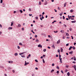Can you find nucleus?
<instances>
[{"mask_svg":"<svg viewBox=\"0 0 76 76\" xmlns=\"http://www.w3.org/2000/svg\"><path fill=\"white\" fill-rule=\"evenodd\" d=\"M19 44V45H23L22 44V43H20Z\"/></svg>","mask_w":76,"mask_h":76,"instance_id":"5701e85b","label":"nucleus"},{"mask_svg":"<svg viewBox=\"0 0 76 76\" xmlns=\"http://www.w3.org/2000/svg\"><path fill=\"white\" fill-rule=\"evenodd\" d=\"M15 56H18V53H15Z\"/></svg>","mask_w":76,"mask_h":76,"instance_id":"cd10ccee","label":"nucleus"},{"mask_svg":"<svg viewBox=\"0 0 76 76\" xmlns=\"http://www.w3.org/2000/svg\"><path fill=\"white\" fill-rule=\"evenodd\" d=\"M38 47H40V48H42V45H41V44H39V45H38Z\"/></svg>","mask_w":76,"mask_h":76,"instance_id":"f257e3e1","label":"nucleus"},{"mask_svg":"<svg viewBox=\"0 0 76 76\" xmlns=\"http://www.w3.org/2000/svg\"><path fill=\"white\" fill-rule=\"evenodd\" d=\"M53 48H54V49H55V46H54V45L53 44L52 46Z\"/></svg>","mask_w":76,"mask_h":76,"instance_id":"9b49d317","label":"nucleus"},{"mask_svg":"<svg viewBox=\"0 0 76 76\" xmlns=\"http://www.w3.org/2000/svg\"><path fill=\"white\" fill-rule=\"evenodd\" d=\"M48 48H49V49H50V48H51L49 46L48 47Z\"/></svg>","mask_w":76,"mask_h":76,"instance_id":"8fccbe9b","label":"nucleus"},{"mask_svg":"<svg viewBox=\"0 0 76 76\" xmlns=\"http://www.w3.org/2000/svg\"><path fill=\"white\" fill-rule=\"evenodd\" d=\"M58 53H59V54H60V49L58 50Z\"/></svg>","mask_w":76,"mask_h":76,"instance_id":"ddd939ff","label":"nucleus"},{"mask_svg":"<svg viewBox=\"0 0 76 76\" xmlns=\"http://www.w3.org/2000/svg\"><path fill=\"white\" fill-rule=\"evenodd\" d=\"M56 68H57V69H60L59 66H57Z\"/></svg>","mask_w":76,"mask_h":76,"instance_id":"393cba45","label":"nucleus"},{"mask_svg":"<svg viewBox=\"0 0 76 76\" xmlns=\"http://www.w3.org/2000/svg\"><path fill=\"white\" fill-rule=\"evenodd\" d=\"M3 3V0H1L0 3Z\"/></svg>","mask_w":76,"mask_h":76,"instance_id":"f704fd0d","label":"nucleus"},{"mask_svg":"<svg viewBox=\"0 0 76 76\" xmlns=\"http://www.w3.org/2000/svg\"><path fill=\"white\" fill-rule=\"evenodd\" d=\"M54 32H55V33H57L58 32V31H54Z\"/></svg>","mask_w":76,"mask_h":76,"instance_id":"7c9ffc66","label":"nucleus"},{"mask_svg":"<svg viewBox=\"0 0 76 76\" xmlns=\"http://www.w3.org/2000/svg\"><path fill=\"white\" fill-rule=\"evenodd\" d=\"M28 57H31V54H29V55H28Z\"/></svg>","mask_w":76,"mask_h":76,"instance_id":"338daca9","label":"nucleus"},{"mask_svg":"<svg viewBox=\"0 0 76 76\" xmlns=\"http://www.w3.org/2000/svg\"><path fill=\"white\" fill-rule=\"evenodd\" d=\"M42 61L43 63H45V61H44V59H42Z\"/></svg>","mask_w":76,"mask_h":76,"instance_id":"473e14b6","label":"nucleus"},{"mask_svg":"<svg viewBox=\"0 0 76 76\" xmlns=\"http://www.w3.org/2000/svg\"><path fill=\"white\" fill-rule=\"evenodd\" d=\"M66 36H67V37H68V36H69V34H68V33H66Z\"/></svg>","mask_w":76,"mask_h":76,"instance_id":"aec40b11","label":"nucleus"},{"mask_svg":"<svg viewBox=\"0 0 76 76\" xmlns=\"http://www.w3.org/2000/svg\"><path fill=\"white\" fill-rule=\"evenodd\" d=\"M58 10H60V7H58Z\"/></svg>","mask_w":76,"mask_h":76,"instance_id":"09e8293b","label":"nucleus"},{"mask_svg":"<svg viewBox=\"0 0 76 76\" xmlns=\"http://www.w3.org/2000/svg\"><path fill=\"white\" fill-rule=\"evenodd\" d=\"M46 2L45 3L44 5H47V2L46 1H45Z\"/></svg>","mask_w":76,"mask_h":76,"instance_id":"dca6fc26","label":"nucleus"},{"mask_svg":"<svg viewBox=\"0 0 76 76\" xmlns=\"http://www.w3.org/2000/svg\"><path fill=\"white\" fill-rule=\"evenodd\" d=\"M68 45H69V44H66V47H67V46H68Z\"/></svg>","mask_w":76,"mask_h":76,"instance_id":"37998d69","label":"nucleus"},{"mask_svg":"<svg viewBox=\"0 0 76 76\" xmlns=\"http://www.w3.org/2000/svg\"><path fill=\"white\" fill-rule=\"evenodd\" d=\"M75 44L76 45V43L74 42V45H75Z\"/></svg>","mask_w":76,"mask_h":76,"instance_id":"774afa93","label":"nucleus"},{"mask_svg":"<svg viewBox=\"0 0 76 76\" xmlns=\"http://www.w3.org/2000/svg\"><path fill=\"white\" fill-rule=\"evenodd\" d=\"M20 12H21V13H22L23 12V11H22V10H20Z\"/></svg>","mask_w":76,"mask_h":76,"instance_id":"c85d7f7f","label":"nucleus"},{"mask_svg":"<svg viewBox=\"0 0 76 76\" xmlns=\"http://www.w3.org/2000/svg\"><path fill=\"white\" fill-rule=\"evenodd\" d=\"M70 18H71V20H75V18H72V16H70Z\"/></svg>","mask_w":76,"mask_h":76,"instance_id":"0eeeda50","label":"nucleus"},{"mask_svg":"<svg viewBox=\"0 0 76 76\" xmlns=\"http://www.w3.org/2000/svg\"><path fill=\"white\" fill-rule=\"evenodd\" d=\"M50 28L51 29H52V28H53V26H50Z\"/></svg>","mask_w":76,"mask_h":76,"instance_id":"5fc2aeb1","label":"nucleus"},{"mask_svg":"<svg viewBox=\"0 0 76 76\" xmlns=\"http://www.w3.org/2000/svg\"><path fill=\"white\" fill-rule=\"evenodd\" d=\"M66 20H69V18H66Z\"/></svg>","mask_w":76,"mask_h":76,"instance_id":"bf43d9fd","label":"nucleus"},{"mask_svg":"<svg viewBox=\"0 0 76 76\" xmlns=\"http://www.w3.org/2000/svg\"><path fill=\"white\" fill-rule=\"evenodd\" d=\"M9 63H13V61H10L8 62Z\"/></svg>","mask_w":76,"mask_h":76,"instance_id":"6e6552de","label":"nucleus"},{"mask_svg":"<svg viewBox=\"0 0 76 76\" xmlns=\"http://www.w3.org/2000/svg\"><path fill=\"white\" fill-rule=\"evenodd\" d=\"M63 19H65V17H64V16H63Z\"/></svg>","mask_w":76,"mask_h":76,"instance_id":"79ce46f5","label":"nucleus"},{"mask_svg":"<svg viewBox=\"0 0 76 76\" xmlns=\"http://www.w3.org/2000/svg\"><path fill=\"white\" fill-rule=\"evenodd\" d=\"M74 11L73 10H70V12H71V13H72V12H73Z\"/></svg>","mask_w":76,"mask_h":76,"instance_id":"6ab92c4d","label":"nucleus"},{"mask_svg":"<svg viewBox=\"0 0 76 76\" xmlns=\"http://www.w3.org/2000/svg\"><path fill=\"white\" fill-rule=\"evenodd\" d=\"M63 49L62 48H61V52L63 53Z\"/></svg>","mask_w":76,"mask_h":76,"instance_id":"20e7f679","label":"nucleus"},{"mask_svg":"<svg viewBox=\"0 0 76 76\" xmlns=\"http://www.w3.org/2000/svg\"><path fill=\"white\" fill-rule=\"evenodd\" d=\"M38 68H37V67H36V68H35V69L36 70H38Z\"/></svg>","mask_w":76,"mask_h":76,"instance_id":"052dcab7","label":"nucleus"},{"mask_svg":"<svg viewBox=\"0 0 76 76\" xmlns=\"http://www.w3.org/2000/svg\"><path fill=\"white\" fill-rule=\"evenodd\" d=\"M35 19H38V17H36Z\"/></svg>","mask_w":76,"mask_h":76,"instance_id":"4c0bfd02","label":"nucleus"},{"mask_svg":"<svg viewBox=\"0 0 76 76\" xmlns=\"http://www.w3.org/2000/svg\"><path fill=\"white\" fill-rule=\"evenodd\" d=\"M18 49H20V47H19V46H18Z\"/></svg>","mask_w":76,"mask_h":76,"instance_id":"6e6d98bb","label":"nucleus"},{"mask_svg":"<svg viewBox=\"0 0 76 76\" xmlns=\"http://www.w3.org/2000/svg\"><path fill=\"white\" fill-rule=\"evenodd\" d=\"M8 29H9V30H10V29H12V27H10L8 28Z\"/></svg>","mask_w":76,"mask_h":76,"instance_id":"423d86ee","label":"nucleus"},{"mask_svg":"<svg viewBox=\"0 0 76 76\" xmlns=\"http://www.w3.org/2000/svg\"><path fill=\"white\" fill-rule=\"evenodd\" d=\"M74 69H75V68H76V65H74Z\"/></svg>","mask_w":76,"mask_h":76,"instance_id":"603ef678","label":"nucleus"},{"mask_svg":"<svg viewBox=\"0 0 76 76\" xmlns=\"http://www.w3.org/2000/svg\"><path fill=\"white\" fill-rule=\"evenodd\" d=\"M29 11H31V8L29 9Z\"/></svg>","mask_w":76,"mask_h":76,"instance_id":"69168bd1","label":"nucleus"},{"mask_svg":"<svg viewBox=\"0 0 76 76\" xmlns=\"http://www.w3.org/2000/svg\"><path fill=\"white\" fill-rule=\"evenodd\" d=\"M72 48H73V50H75V47H73Z\"/></svg>","mask_w":76,"mask_h":76,"instance_id":"c9c22d12","label":"nucleus"},{"mask_svg":"<svg viewBox=\"0 0 76 76\" xmlns=\"http://www.w3.org/2000/svg\"><path fill=\"white\" fill-rule=\"evenodd\" d=\"M73 51H71L69 52V54H73Z\"/></svg>","mask_w":76,"mask_h":76,"instance_id":"f03ea898","label":"nucleus"},{"mask_svg":"<svg viewBox=\"0 0 76 76\" xmlns=\"http://www.w3.org/2000/svg\"><path fill=\"white\" fill-rule=\"evenodd\" d=\"M36 42H39V40L38 39H36Z\"/></svg>","mask_w":76,"mask_h":76,"instance_id":"f8f14e48","label":"nucleus"},{"mask_svg":"<svg viewBox=\"0 0 76 76\" xmlns=\"http://www.w3.org/2000/svg\"><path fill=\"white\" fill-rule=\"evenodd\" d=\"M74 60L75 61H76V57L75 56H74Z\"/></svg>","mask_w":76,"mask_h":76,"instance_id":"a211bd4d","label":"nucleus"},{"mask_svg":"<svg viewBox=\"0 0 76 76\" xmlns=\"http://www.w3.org/2000/svg\"><path fill=\"white\" fill-rule=\"evenodd\" d=\"M43 51H44V52H45V51H46V49H44L43 50Z\"/></svg>","mask_w":76,"mask_h":76,"instance_id":"72a5a7b5","label":"nucleus"},{"mask_svg":"<svg viewBox=\"0 0 76 76\" xmlns=\"http://www.w3.org/2000/svg\"><path fill=\"white\" fill-rule=\"evenodd\" d=\"M52 66H54V64H52Z\"/></svg>","mask_w":76,"mask_h":76,"instance_id":"58836bf2","label":"nucleus"},{"mask_svg":"<svg viewBox=\"0 0 76 76\" xmlns=\"http://www.w3.org/2000/svg\"><path fill=\"white\" fill-rule=\"evenodd\" d=\"M21 56L22 57H23V58H24V57H25V56H24L21 55Z\"/></svg>","mask_w":76,"mask_h":76,"instance_id":"e433bc0d","label":"nucleus"},{"mask_svg":"<svg viewBox=\"0 0 76 76\" xmlns=\"http://www.w3.org/2000/svg\"><path fill=\"white\" fill-rule=\"evenodd\" d=\"M73 48V47L72 46L70 47V48H69V50H70L72 48Z\"/></svg>","mask_w":76,"mask_h":76,"instance_id":"9d476101","label":"nucleus"},{"mask_svg":"<svg viewBox=\"0 0 76 76\" xmlns=\"http://www.w3.org/2000/svg\"><path fill=\"white\" fill-rule=\"evenodd\" d=\"M57 73H59V71H57L56 72Z\"/></svg>","mask_w":76,"mask_h":76,"instance_id":"49530a36","label":"nucleus"},{"mask_svg":"<svg viewBox=\"0 0 76 76\" xmlns=\"http://www.w3.org/2000/svg\"><path fill=\"white\" fill-rule=\"evenodd\" d=\"M13 22H12L11 23V26H13Z\"/></svg>","mask_w":76,"mask_h":76,"instance_id":"a878e982","label":"nucleus"},{"mask_svg":"<svg viewBox=\"0 0 76 76\" xmlns=\"http://www.w3.org/2000/svg\"><path fill=\"white\" fill-rule=\"evenodd\" d=\"M27 65V64H26V61H25V64H24L25 66H26Z\"/></svg>","mask_w":76,"mask_h":76,"instance_id":"412c9836","label":"nucleus"},{"mask_svg":"<svg viewBox=\"0 0 76 76\" xmlns=\"http://www.w3.org/2000/svg\"><path fill=\"white\" fill-rule=\"evenodd\" d=\"M18 27H20L21 26V25L20 24H18Z\"/></svg>","mask_w":76,"mask_h":76,"instance_id":"bb28decb","label":"nucleus"},{"mask_svg":"<svg viewBox=\"0 0 76 76\" xmlns=\"http://www.w3.org/2000/svg\"><path fill=\"white\" fill-rule=\"evenodd\" d=\"M24 54V52H23L20 53H19V55H22V54Z\"/></svg>","mask_w":76,"mask_h":76,"instance_id":"4468645a","label":"nucleus"},{"mask_svg":"<svg viewBox=\"0 0 76 76\" xmlns=\"http://www.w3.org/2000/svg\"><path fill=\"white\" fill-rule=\"evenodd\" d=\"M60 63H62V60H60Z\"/></svg>","mask_w":76,"mask_h":76,"instance_id":"a18cd8bd","label":"nucleus"},{"mask_svg":"<svg viewBox=\"0 0 76 76\" xmlns=\"http://www.w3.org/2000/svg\"><path fill=\"white\" fill-rule=\"evenodd\" d=\"M32 76H35V74H32Z\"/></svg>","mask_w":76,"mask_h":76,"instance_id":"e2e57ef3","label":"nucleus"},{"mask_svg":"<svg viewBox=\"0 0 76 76\" xmlns=\"http://www.w3.org/2000/svg\"><path fill=\"white\" fill-rule=\"evenodd\" d=\"M71 37H72V39H73L74 38H73V36H71Z\"/></svg>","mask_w":76,"mask_h":76,"instance_id":"de8ad7c7","label":"nucleus"},{"mask_svg":"<svg viewBox=\"0 0 76 76\" xmlns=\"http://www.w3.org/2000/svg\"><path fill=\"white\" fill-rule=\"evenodd\" d=\"M59 59L60 60H62V58H59Z\"/></svg>","mask_w":76,"mask_h":76,"instance_id":"c03bdc74","label":"nucleus"},{"mask_svg":"<svg viewBox=\"0 0 76 76\" xmlns=\"http://www.w3.org/2000/svg\"><path fill=\"white\" fill-rule=\"evenodd\" d=\"M60 42V40L59 39L57 42V44H59Z\"/></svg>","mask_w":76,"mask_h":76,"instance_id":"7ed1b4c3","label":"nucleus"},{"mask_svg":"<svg viewBox=\"0 0 76 76\" xmlns=\"http://www.w3.org/2000/svg\"><path fill=\"white\" fill-rule=\"evenodd\" d=\"M61 73H63V74L64 72H63V70H61Z\"/></svg>","mask_w":76,"mask_h":76,"instance_id":"13d9d810","label":"nucleus"},{"mask_svg":"<svg viewBox=\"0 0 76 76\" xmlns=\"http://www.w3.org/2000/svg\"><path fill=\"white\" fill-rule=\"evenodd\" d=\"M66 4H67V3L66 2L64 4V7H66Z\"/></svg>","mask_w":76,"mask_h":76,"instance_id":"1a4fd4ad","label":"nucleus"},{"mask_svg":"<svg viewBox=\"0 0 76 76\" xmlns=\"http://www.w3.org/2000/svg\"><path fill=\"white\" fill-rule=\"evenodd\" d=\"M68 17L69 18V19H70V16H69V15H68Z\"/></svg>","mask_w":76,"mask_h":76,"instance_id":"2f4dec72","label":"nucleus"},{"mask_svg":"<svg viewBox=\"0 0 76 76\" xmlns=\"http://www.w3.org/2000/svg\"><path fill=\"white\" fill-rule=\"evenodd\" d=\"M35 38H37V37H38V36H37V35H35Z\"/></svg>","mask_w":76,"mask_h":76,"instance_id":"ea45409f","label":"nucleus"},{"mask_svg":"<svg viewBox=\"0 0 76 76\" xmlns=\"http://www.w3.org/2000/svg\"><path fill=\"white\" fill-rule=\"evenodd\" d=\"M61 32V33H63V32H64V30H61L60 31Z\"/></svg>","mask_w":76,"mask_h":76,"instance_id":"2eb2a0df","label":"nucleus"},{"mask_svg":"<svg viewBox=\"0 0 76 76\" xmlns=\"http://www.w3.org/2000/svg\"><path fill=\"white\" fill-rule=\"evenodd\" d=\"M40 20H42V18H41V17H40Z\"/></svg>","mask_w":76,"mask_h":76,"instance_id":"864d4df0","label":"nucleus"},{"mask_svg":"<svg viewBox=\"0 0 76 76\" xmlns=\"http://www.w3.org/2000/svg\"><path fill=\"white\" fill-rule=\"evenodd\" d=\"M63 25L64 26H65V27H67V26H66V25L65 24H64Z\"/></svg>","mask_w":76,"mask_h":76,"instance_id":"3c124183","label":"nucleus"},{"mask_svg":"<svg viewBox=\"0 0 76 76\" xmlns=\"http://www.w3.org/2000/svg\"><path fill=\"white\" fill-rule=\"evenodd\" d=\"M35 61H36V62H38V60H37V59L35 60Z\"/></svg>","mask_w":76,"mask_h":76,"instance_id":"a19ab883","label":"nucleus"},{"mask_svg":"<svg viewBox=\"0 0 76 76\" xmlns=\"http://www.w3.org/2000/svg\"><path fill=\"white\" fill-rule=\"evenodd\" d=\"M67 75H68V76H69L70 75V73H69V72H68L67 73Z\"/></svg>","mask_w":76,"mask_h":76,"instance_id":"4be33fe9","label":"nucleus"},{"mask_svg":"<svg viewBox=\"0 0 76 76\" xmlns=\"http://www.w3.org/2000/svg\"><path fill=\"white\" fill-rule=\"evenodd\" d=\"M61 55H59V58H60L61 57Z\"/></svg>","mask_w":76,"mask_h":76,"instance_id":"0e129e2a","label":"nucleus"},{"mask_svg":"<svg viewBox=\"0 0 76 76\" xmlns=\"http://www.w3.org/2000/svg\"><path fill=\"white\" fill-rule=\"evenodd\" d=\"M63 12H61V14H59V15H60V16H61L63 15Z\"/></svg>","mask_w":76,"mask_h":76,"instance_id":"39448f33","label":"nucleus"},{"mask_svg":"<svg viewBox=\"0 0 76 76\" xmlns=\"http://www.w3.org/2000/svg\"><path fill=\"white\" fill-rule=\"evenodd\" d=\"M29 16H32V14H29Z\"/></svg>","mask_w":76,"mask_h":76,"instance_id":"4d7b16f0","label":"nucleus"},{"mask_svg":"<svg viewBox=\"0 0 76 76\" xmlns=\"http://www.w3.org/2000/svg\"><path fill=\"white\" fill-rule=\"evenodd\" d=\"M71 22L72 23H76V21H75V20H74V21H72Z\"/></svg>","mask_w":76,"mask_h":76,"instance_id":"f3484780","label":"nucleus"},{"mask_svg":"<svg viewBox=\"0 0 76 76\" xmlns=\"http://www.w3.org/2000/svg\"><path fill=\"white\" fill-rule=\"evenodd\" d=\"M54 70L52 69V70L51 71V72L53 73V72H54Z\"/></svg>","mask_w":76,"mask_h":76,"instance_id":"b1692460","label":"nucleus"},{"mask_svg":"<svg viewBox=\"0 0 76 76\" xmlns=\"http://www.w3.org/2000/svg\"><path fill=\"white\" fill-rule=\"evenodd\" d=\"M39 5H41V2L39 1Z\"/></svg>","mask_w":76,"mask_h":76,"instance_id":"c756f323","label":"nucleus"},{"mask_svg":"<svg viewBox=\"0 0 76 76\" xmlns=\"http://www.w3.org/2000/svg\"><path fill=\"white\" fill-rule=\"evenodd\" d=\"M56 57H58V55H56Z\"/></svg>","mask_w":76,"mask_h":76,"instance_id":"680f3d73","label":"nucleus"}]
</instances>
